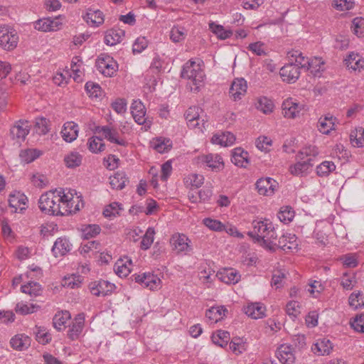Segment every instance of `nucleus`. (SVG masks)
<instances>
[{
    "instance_id": "43",
    "label": "nucleus",
    "mask_w": 364,
    "mask_h": 364,
    "mask_svg": "<svg viewBox=\"0 0 364 364\" xmlns=\"http://www.w3.org/2000/svg\"><path fill=\"white\" fill-rule=\"evenodd\" d=\"M41 154V151L37 149H28L21 150L19 154L21 160L29 164L36 159Z\"/></svg>"
},
{
    "instance_id": "19",
    "label": "nucleus",
    "mask_w": 364,
    "mask_h": 364,
    "mask_svg": "<svg viewBox=\"0 0 364 364\" xmlns=\"http://www.w3.org/2000/svg\"><path fill=\"white\" fill-rule=\"evenodd\" d=\"M218 278L226 284H236L240 279V275L232 268H225L218 272Z\"/></svg>"
},
{
    "instance_id": "16",
    "label": "nucleus",
    "mask_w": 364,
    "mask_h": 364,
    "mask_svg": "<svg viewBox=\"0 0 364 364\" xmlns=\"http://www.w3.org/2000/svg\"><path fill=\"white\" fill-rule=\"evenodd\" d=\"M200 111L202 110L196 106L190 107L185 113V118L187 120L188 126L191 128L201 129L199 126L200 120Z\"/></svg>"
},
{
    "instance_id": "4",
    "label": "nucleus",
    "mask_w": 364,
    "mask_h": 364,
    "mask_svg": "<svg viewBox=\"0 0 364 364\" xmlns=\"http://www.w3.org/2000/svg\"><path fill=\"white\" fill-rule=\"evenodd\" d=\"M95 65L99 72L107 77H112L118 68V65L113 58L104 53L97 57Z\"/></svg>"
},
{
    "instance_id": "48",
    "label": "nucleus",
    "mask_w": 364,
    "mask_h": 364,
    "mask_svg": "<svg viewBox=\"0 0 364 364\" xmlns=\"http://www.w3.org/2000/svg\"><path fill=\"white\" fill-rule=\"evenodd\" d=\"M88 148L93 153L101 152L105 150V144L100 137L93 136L88 141Z\"/></svg>"
},
{
    "instance_id": "59",
    "label": "nucleus",
    "mask_w": 364,
    "mask_h": 364,
    "mask_svg": "<svg viewBox=\"0 0 364 364\" xmlns=\"http://www.w3.org/2000/svg\"><path fill=\"white\" fill-rule=\"evenodd\" d=\"M37 329L36 333L37 341L43 344L48 343L51 340V335L46 332L43 327H37Z\"/></svg>"
},
{
    "instance_id": "58",
    "label": "nucleus",
    "mask_w": 364,
    "mask_h": 364,
    "mask_svg": "<svg viewBox=\"0 0 364 364\" xmlns=\"http://www.w3.org/2000/svg\"><path fill=\"white\" fill-rule=\"evenodd\" d=\"M114 271L116 274L120 277H127L131 272L129 267L127 266V264L124 263L121 259L118 260L115 263Z\"/></svg>"
},
{
    "instance_id": "56",
    "label": "nucleus",
    "mask_w": 364,
    "mask_h": 364,
    "mask_svg": "<svg viewBox=\"0 0 364 364\" xmlns=\"http://www.w3.org/2000/svg\"><path fill=\"white\" fill-rule=\"evenodd\" d=\"M100 231L101 228L98 225H89L82 230L83 237L88 240L99 235Z\"/></svg>"
},
{
    "instance_id": "1",
    "label": "nucleus",
    "mask_w": 364,
    "mask_h": 364,
    "mask_svg": "<svg viewBox=\"0 0 364 364\" xmlns=\"http://www.w3.org/2000/svg\"><path fill=\"white\" fill-rule=\"evenodd\" d=\"M56 193L50 191L42 194L38 200V207L40 210L50 215H63L65 212L61 210V205H59V200L61 198L59 196H55Z\"/></svg>"
},
{
    "instance_id": "26",
    "label": "nucleus",
    "mask_w": 364,
    "mask_h": 364,
    "mask_svg": "<svg viewBox=\"0 0 364 364\" xmlns=\"http://www.w3.org/2000/svg\"><path fill=\"white\" fill-rule=\"evenodd\" d=\"M264 311L265 307L259 303H252L244 308L245 314L254 319L262 318Z\"/></svg>"
},
{
    "instance_id": "3",
    "label": "nucleus",
    "mask_w": 364,
    "mask_h": 364,
    "mask_svg": "<svg viewBox=\"0 0 364 364\" xmlns=\"http://www.w3.org/2000/svg\"><path fill=\"white\" fill-rule=\"evenodd\" d=\"M317 154L318 151L315 149L314 146L312 148H305L301 150L296 156L297 159L299 161L294 166H291L289 168L291 173L295 176L302 175L313 166L311 164L312 159L311 158H308L306 160H304L305 156L311 155L316 156Z\"/></svg>"
},
{
    "instance_id": "6",
    "label": "nucleus",
    "mask_w": 364,
    "mask_h": 364,
    "mask_svg": "<svg viewBox=\"0 0 364 364\" xmlns=\"http://www.w3.org/2000/svg\"><path fill=\"white\" fill-rule=\"evenodd\" d=\"M279 73L284 81L294 83L299 77L300 69L297 64L294 63L293 59H290V62L280 69Z\"/></svg>"
},
{
    "instance_id": "10",
    "label": "nucleus",
    "mask_w": 364,
    "mask_h": 364,
    "mask_svg": "<svg viewBox=\"0 0 364 364\" xmlns=\"http://www.w3.org/2000/svg\"><path fill=\"white\" fill-rule=\"evenodd\" d=\"M277 183L272 178H262L256 182V188L260 195L269 196L274 193Z\"/></svg>"
},
{
    "instance_id": "30",
    "label": "nucleus",
    "mask_w": 364,
    "mask_h": 364,
    "mask_svg": "<svg viewBox=\"0 0 364 364\" xmlns=\"http://www.w3.org/2000/svg\"><path fill=\"white\" fill-rule=\"evenodd\" d=\"M211 141L213 144H220L223 146H228L235 142V136L231 132H226L221 134H214Z\"/></svg>"
},
{
    "instance_id": "36",
    "label": "nucleus",
    "mask_w": 364,
    "mask_h": 364,
    "mask_svg": "<svg viewBox=\"0 0 364 364\" xmlns=\"http://www.w3.org/2000/svg\"><path fill=\"white\" fill-rule=\"evenodd\" d=\"M212 341L214 344L225 348L228 346L230 339V333L223 330H218L213 333L211 336Z\"/></svg>"
},
{
    "instance_id": "40",
    "label": "nucleus",
    "mask_w": 364,
    "mask_h": 364,
    "mask_svg": "<svg viewBox=\"0 0 364 364\" xmlns=\"http://www.w3.org/2000/svg\"><path fill=\"white\" fill-rule=\"evenodd\" d=\"M55 193H56L55 196H59L61 198V200H59V205L62 203L64 206L63 209L65 212H71V210H68V208L71 209L73 206V203H75L73 197L69 198V196L65 193V191L63 188H60L59 190L55 189Z\"/></svg>"
},
{
    "instance_id": "17",
    "label": "nucleus",
    "mask_w": 364,
    "mask_h": 364,
    "mask_svg": "<svg viewBox=\"0 0 364 364\" xmlns=\"http://www.w3.org/2000/svg\"><path fill=\"white\" fill-rule=\"evenodd\" d=\"M63 139L67 142H72L78 135V126L73 122H67L61 130Z\"/></svg>"
},
{
    "instance_id": "54",
    "label": "nucleus",
    "mask_w": 364,
    "mask_h": 364,
    "mask_svg": "<svg viewBox=\"0 0 364 364\" xmlns=\"http://www.w3.org/2000/svg\"><path fill=\"white\" fill-rule=\"evenodd\" d=\"M121 204L118 203H112L107 205L103 210V215L105 218H112L119 215V210H122Z\"/></svg>"
},
{
    "instance_id": "33",
    "label": "nucleus",
    "mask_w": 364,
    "mask_h": 364,
    "mask_svg": "<svg viewBox=\"0 0 364 364\" xmlns=\"http://www.w3.org/2000/svg\"><path fill=\"white\" fill-rule=\"evenodd\" d=\"M127 182L128 178L123 171H117L114 176L109 177V184L113 189L122 190Z\"/></svg>"
},
{
    "instance_id": "24",
    "label": "nucleus",
    "mask_w": 364,
    "mask_h": 364,
    "mask_svg": "<svg viewBox=\"0 0 364 364\" xmlns=\"http://www.w3.org/2000/svg\"><path fill=\"white\" fill-rule=\"evenodd\" d=\"M188 238L185 235H174L171 239V242L173 246L174 250L178 252H189L191 250L188 243Z\"/></svg>"
},
{
    "instance_id": "52",
    "label": "nucleus",
    "mask_w": 364,
    "mask_h": 364,
    "mask_svg": "<svg viewBox=\"0 0 364 364\" xmlns=\"http://www.w3.org/2000/svg\"><path fill=\"white\" fill-rule=\"evenodd\" d=\"M351 29L358 37L364 36V18H355L352 21Z\"/></svg>"
},
{
    "instance_id": "11",
    "label": "nucleus",
    "mask_w": 364,
    "mask_h": 364,
    "mask_svg": "<svg viewBox=\"0 0 364 364\" xmlns=\"http://www.w3.org/2000/svg\"><path fill=\"white\" fill-rule=\"evenodd\" d=\"M276 355L283 364H293L296 359L294 348L287 344L281 345L276 351Z\"/></svg>"
},
{
    "instance_id": "60",
    "label": "nucleus",
    "mask_w": 364,
    "mask_h": 364,
    "mask_svg": "<svg viewBox=\"0 0 364 364\" xmlns=\"http://www.w3.org/2000/svg\"><path fill=\"white\" fill-rule=\"evenodd\" d=\"M36 132L40 135L46 134L48 132L47 120L46 118H38L35 122Z\"/></svg>"
},
{
    "instance_id": "18",
    "label": "nucleus",
    "mask_w": 364,
    "mask_h": 364,
    "mask_svg": "<svg viewBox=\"0 0 364 364\" xmlns=\"http://www.w3.org/2000/svg\"><path fill=\"white\" fill-rule=\"evenodd\" d=\"M284 116L287 118L294 119L299 116L301 111V106L299 103L287 99L282 103Z\"/></svg>"
},
{
    "instance_id": "14",
    "label": "nucleus",
    "mask_w": 364,
    "mask_h": 364,
    "mask_svg": "<svg viewBox=\"0 0 364 364\" xmlns=\"http://www.w3.org/2000/svg\"><path fill=\"white\" fill-rule=\"evenodd\" d=\"M298 243L295 235L282 234L281 241L277 243V250L280 249L284 252H290L297 249Z\"/></svg>"
},
{
    "instance_id": "34",
    "label": "nucleus",
    "mask_w": 364,
    "mask_h": 364,
    "mask_svg": "<svg viewBox=\"0 0 364 364\" xmlns=\"http://www.w3.org/2000/svg\"><path fill=\"white\" fill-rule=\"evenodd\" d=\"M346 65L348 69L354 71L360 70L364 66V60L358 53H350L345 59Z\"/></svg>"
},
{
    "instance_id": "37",
    "label": "nucleus",
    "mask_w": 364,
    "mask_h": 364,
    "mask_svg": "<svg viewBox=\"0 0 364 364\" xmlns=\"http://www.w3.org/2000/svg\"><path fill=\"white\" fill-rule=\"evenodd\" d=\"M10 343L14 349L22 350L30 346V338L23 334L16 335L11 338Z\"/></svg>"
},
{
    "instance_id": "55",
    "label": "nucleus",
    "mask_w": 364,
    "mask_h": 364,
    "mask_svg": "<svg viewBox=\"0 0 364 364\" xmlns=\"http://www.w3.org/2000/svg\"><path fill=\"white\" fill-rule=\"evenodd\" d=\"M210 28L220 39H226L232 35V32L230 31H226L222 26L216 25L214 23H210Z\"/></svg>"
},
{
    "instance_id": "51",
    "label": "nucleus",
    "mask_w": 364,
    "mask_h": 364,
    "mask_svg": "<svg viewBox=\"0 0 364 364\" xmlns=\"http://www.w3.org/2000/svg\"><path fill=\"white\" fill-rule=\"evenodd\" d=\"M28 200L26 196L23 194H20V193H18L16 194H11L10 198L9 200V204L10 207L15 208V212L17 210V206H18L21 204L26 205V201Z\"/></svg>"
},
{
    "instance_id": "15",
    "label": "nucleus",
    "mask_w": 364,
    "mask_h": 364,
    "mask_svg": "<svg viewBox=\"0 0 364 364\" xmlns=\"http://www.w3.org/2000/svg\"><path fill=\"white\" fill-rule=\"evenodd\" d=\"M282 234L283 233L280 232H277L274 227L273 226V228L269 230V232L264 235V238L259 239L261 241L259 245L272 252H274L277 250V243H276V240H274Z\"/></svg>"
},
{
    "instance_id": "32",
    "label": "nucleus",
    "mask_w": 364,
    "mask_h": 364,
    "mask_svg": "<svg viewBox=\"0 0 364 364\" xmlns=\"http://www.w3.org/2000/svg\"><path fill=\"white\" fill-rule=\"evenodd\" d=\"M228 312L227 309L224 306H213L208 309L205 312V316L210 320L216 323L220 321L225 314Z\"/></svg>"
},
{
    "instance_id": "61",
    "label": "nucleus",
    "mask_w": 364,
    "mask_h": 364,
    "mask_svg": "<svg viewBox=\"0 0 364 364\" xmlns=\"http://www.w3.org/2000/svg\"><path fill=\"white\" fill-rule=\"evenodd\" d=\"M170 146L171 144L169 139L165 141L164 140H161V139H157L156 141L153 144L154 149L161 154L168 151L169 150Z\"/></svg>"
},
{
    "instance_id": "2",
    "label": "nucleus",
    "mask_w": 364,
    "mask_h": 364,
    "mask_svg": "<svg viewBox=\"0 0 364 364\" xmlns=\"http://www.w3.org/2000/svg\"><path fill=\"white\" fill-rule=\"evenodd\" d=\"M181 77L191 80L193 85L196 86L194 88L191 87V90L198 91L203 84L205 74L199 65H197L194 60H190L183 66Z\"/></svg>"
},
{
    "instance_id": "28",
    "label": "nucleus",
    "mask_w": 364,
    "mask_h": 364,
    "mask_svg": "<svg viewBox=\"0 0 364 364\" xmlns=\"http://www.w3.org/2000/svg\"><path fill=\"white\" fill-rule=\"evenodd\" d=\"M231 161L237 166L246 167L249 164L248 153L240 147L235 148L232 151Z\"/></svg>"
},
{
    "instance_id": "39",
    "label": "nucleus",
    "mask_w": 364,
    "mask_h": 364,
    "mask_svg": "<svg viewBox=\"0 0 364 364\" xmlns=\"http://www.w3.org/2000/svg\"><path fill=\"white\" fill-rule=\"evenodd\" d=\"M288 57L293 59L294 63L301 68H307L310 67L309 59L303 56L302 53L299 50H292L288 53Z\"/></svg>"
},
{
    "instance_id": "47",
    "label": "nucleus",
    "mask_w": 364,
    "mask_h": 364,
    "mask_svg": "<svg viewBox=\"0 0 364 364\" xmlns=\"http://www.w3.org/2000/svg\"><path fill=\"white\" fill-rule=\"evenodd\" d=\"M70 318L69 311H64L56 314L53 318V326L58 331L64 326L68 320Z\"/></svg>"
},
{
    "instance_id": "42",
    "label": "nucleus",
    "mask_w": 364,
    "mask_h": 364,
    "mask_svg": "<svg viewBox=\"0 0 364 364\" xmlns=\"http://www.w3.org/2000/svg\"><path fill=\"white\" fill-rule=\"evenodd\" d=\"M274 104L271 100L266 97L258 98L256 103V108L262 111L264 114H268L273 112Z\"/></svg>"
},
{
    "instance_id": "22",
    "label": "nucleus",
    "mask_w": 364,
    "mask_h": 364,
    "mask_svg": "<svg viewBox=\"0 0 364 364\" xmlns=\"http://www.w3.org/2000/svg\"><path fill=\"white\" fill-rule=\"evenodd\" d=\"M84 322V314L82 313L77 314L75 318V322L73 323L68 333V336L70 340L74 341L79 337V335L81 333L83 329Z\"/></svg>"
},
{
    "instance_id": "8",
    "label": "nucleus",
    "mask_w": 364,
    "mask_h": 364,
    "mask_svg": "<svg viewBox=\"0 0 364 364\" xmlns=\"http://www.w3.org/2000/svg\"><path fill=\"white\" fill-rule=\"evenodd\" d=\"M90 292L95 296H106L112 292L115 285L105 280H99L91 282L89 285Z\"/></svg>"
},
{
    "instance_id": "12",
    "label": "nucleus",
    "mask_w": 364,
    "mask_h": 364,
    "mask_svg": "<svg viewBox=\"0 0 364 364\" xmlns=\"http://www.w3.org/2000/svg\"><path fill=\"white\" fill-rule=\"evenodd\" d=\"M198 160L215 171H219L224 167L223 159L218 154L203 155L198 157Z\"/></svg>"
},
{
    "instance_id": "44",
    "label": "nucleus",
    "mask_w": 364,
    "mask_h": 364,
    "mask_svg": "<svg viewBox=\"0 0 364 364\" xmlns=\"http://www.w3.org/2000/svg\"><path fill=\"white\" fill-rule=\"evenodd\" d=\"M82 159L79 153L73 151L65 156L64 161L67 167L73 168L80 166Z\"/></svg>"
},
{
    "instance_id": "53",
    "label": "nucleus",
    "mask_w": 364,
    "mask_h": 364,
    "mask_svg": "<svg viewBox=\"0 0 364 364\" xmlns=\"http://www.w3.org/2000/svg\"><path fill=\"white\" fill-rule=\"evenodd\" d=\"M336 168L335 164L331 161H323L316 167V173L318 176L328 175Z\"/></svg>"
},
{
    "instance_id": "21",
    "label": "nucleus",
    "mask_w": 364,
    "mask_h": 364,
    "mask_svg": "<svg viewBox=\"0 0 364 364\" xmlns=\"http://www.w3.org/2000/svg\"><path fill=\"white\" fill-rule=\"evenodd\" d=\"M83 19L91 26L98 27L104 23L103 13L97 9H88L86 14L83 16Z\"/></svg>"
},
{
    "instance_id": "23",
    "label": "nucleus",
    "mask_w": 364,
    "mask_h": 364,
    "mask_svg": "<svg viewBox=\"0 0 364 364\" xmlns=\"http://www.w3.org/2000/svg\"><path fill=\"white\" fill-rule=\"evenodd\" d=\"M27 122L18 121L16 124L13 126L10 130V134L12 139H20L23 141L26 136L29 133L28 126L26 124Z\"/></svg>"
},
{
    "instance_id": "31",
    "label": "nucleus",
    "mask_w": 364,
    "mask_h": 364,
    "mask_svg": "<svg viewBox=\"0 0 364 364\" xmlns=\"http://www.w3.org/2000/svg\"><path fill=\"white\" fill-rule=\"evenodd\" d=\"M70 243L68 240L59 237L56 240L52 248V252L55 257L58 255L63 256L70 251Z\"/></svg>"
},
{
    "instance_id": "57",
    "label": "nucleus",
    "mask_w": 364,
    "mask_h": 364,
    "mask_svg": "<svg viewBox=\"0 0 364 364\" xmlns=\"http://www.w3.org/2000/svg\"><path fill=\"white\" fill-rule=\"evenodd\" d=\"M85 90L90 97L97 98L101 96V87L97 83L87 82L85 84Z\"/></svg>"
},
{
    "instance_id": "38",
    "label": "nucleus",
    "mask_w": 364,
    "mask_h": 364,
    "mask_svg": "<svg viewBox=\"0 0 364 364\" xmlns=\"http://www.w3.org/2000/svg\"><path fill=\"white\" fill-rule=\"evenodd\" d=\"M333 349V344L329 339L323 338L318 340L314 345L313 350L318 355H328Z\"/></svg>"
},
{
    "instance_id": "41",
    "label": "nucleus",
    "mask_w": 364,
    "mask_h": 364,
    "mask_svg": "<svg viewBox=\"0 0 364 364\" xmlns=\"http://www.w3.org/2000/svg\"><path fill=\"white\" fill-rule=\"evenodd\" d=\"M142 278L143 279L141 286L149 288L151 290L156 289L161 282L160 279L158 278L157 276L150 273H144Z\"/></svg>"
},
{
    "instance_id": "35",
    "label": "nucleus",
    "mask_w": 364,
    "mask_h": 364,
    "mask_svg": "<svg viewBox=\"0 0 364 364\" xmlns=\"http://www.w3.org/2000/svg\"><path fill=\"white\" fill-rule=\"evenodd\" d=\"M336 118L331 117H321L318 121V129L320 132L324 134H328L330 132L334 129Z\"/></svg>"
},
{
    "instance_id": "64",
    "label": "nucleus",
    "mask_w": 364,
    "mask_h": 364,
    "mask_svg": "<svg viewBox=\"0 0 364 364\" xmlns=\"http://www.w3.org/2000/svg\"><path fill=\"white\" fill-rule=\"evenodd\" d=\"M350 326L355 331L364 333V314L355 316Z\"/></svg>"
},
{
    "instance_id": "63",
    "label": "nucleus",
    "mask_w": 364,
    "mask_h": 364,
    "mask_svg": "<svg viewBox=\"0 0 364 364\" xmlns=\"http://www.w3.org/2000/svg\"><path fill=\"white\" fill-rule=\"evenodd\" d=\"M148 46V41L144 37L137 38L133 44L132 51L134 53H140Z\"/></svg>"
},
{
    "instance_id": "27",
    "label": "nucleus",
    "mask_w": 364,
    "mask_h": 364,
    "mask_svg": "<svg viewBox=\"0 0 364 364\" xmlns=\"http://www.w3.org/2000/svg\"><path fill=\"white\" fill-rule=\"evenodd\" d=\"M60 23L58 21L46 18L35 22V28L43 32L55 31Z\"/></svg>"
},
{
    "instance_id": "25",
    "label": "nucleus",
    "mask_w": 364,
    "mask_h": 364,
    "mask_svg": "<svg viewBox=\"0 0 364 364\" xmlns=\"http://www.w3.org/2000/svg\"><path fill=\"white\" fill-rule=\"evenodd\" d=\"M124 34V31L122 29L112 28L107 30L105 36V43L108 46H114L122 41Z\"/></svg>"
},
{
    "instance_id": "20",
    "label": "nucleus",
    "mask_w": 364,
    "mask_h": 364,
    "mask_svg": "<svg viewBox=\"0 0 364 364\" xmlns=\"http://www.w3.org/2000/svg\"><path fill=\"white\" fill-rule=\"evenodd\" d=\"M131 113L137 124H144L145 123L146 109L141 101L134 100L131 105Z\"/></svg>"
},
{
    "instance_id": "49",
    "label": "nucleus",
    "mask_w": 364,
    "mask_h": 364,
    "mask_svg": "<svg viewBox=\"0 0 364 364\" xmlns=\"http://www.w3.org/2000/svg\"><path fill=\"white\" fill-rule=\"evenodd\" d=\"M155 235V230L153 228H149L140 243L141 249L144 250H148L154 242V236Z\"/></svg>"
},
{
    "instance_id": "29",
    "label": "nucleus",
    "mask_w": 364,
    "mask_h": 364,
    "mask_svg": "<svg viewBox=\"0 0 364 364\" xmlns=\"http://www.w3.org/2000/svg\"><path fill=\"white\" fill-rule=\"evenodd\" d=\"M212 195V191L208 188H205L201 190H193L189 193L188 197L193 203L205 202L208 200Z\"/></svg>"
},
{
    "instance_id": "46",
    "label": "nucleus",
    "mask_w": 364,
    "mask_h": 364,
    "mask_svg": "<svg viewBox=\"0 0 364 364\" xmlns=\"http://www.w3.org/2000/svg\"><path fill=\"white\" fill-rule=\"evenodd\" d=\"M186 31L184 27L173 26L170 32V38L174 43H178L185 39Z\"/></svg>"
},
{
    "instance_id": "13",
    "label": "nucleus",
    "mask_w": 364,
    "mask_h": 364,
    "mask_svg": "<svg viewBox=\"0 0 364 364\" xmlns=\"http://www.w3.org/2000/svg\"><path fill=\"white\" fill-rule=\"evenodd\" d=\"M247 82L244 78H237L231 84L230 95L235 101L240 100L247 92Z\"/></svg>"
},
{
    "instance_id": "5",
    "label": "nucleus",
    "mask_w": 364,
    "mask_h": 364,
    "mask_svg": "<svg viewBox=\"0 0 364 364\" xmlns=\"http://www.w3.org/2000/svg\"><path fill=\"white\" fill-rule=\"evenodd\" d=\"M253 230L247 232V235L253 239L255 243L260 244V238H264V235L269 230L273 228V224L267 219L264 220H254L252 222Z\"/></svg>"
},
{
    "instance_id": "50",
    "label": "nucleus",
    "mask_w": 364,
    "mask_h": 364,
    "mask_svg": "<svg viewBox=\"0 0 364 364\" xmlns=\"http://www.w3.org/2000/svg\"><path fill=\"white\" fill-rule=\"evenodd\" d=\"M294 217V211L289 206H285L281 208L278 213V218L281 222L288 223L292 220Z\"/></svg>"
},
{
    "instance_id": "62",
    "label": "nucleus",
    "mask_w": 364,
    "mask_h": 364,
    "mask_svg": "<svg viewBox=\"0 0 364 364\" xmlns=\"http://www.w3.org/2000/svg\"><path fill=\"white\" fill-rule=\"evenodd\" d=\"M203 224L209 229L215 231H221L224 228L223 224L220 221L209 218L203 220Z\"/></svg>"
},
{
    "instance_id": "45",
    "label": "nucleus",
    "mask_w": 364,
    "mask_h": 364,
    "mask_svg": "<svg viewBox=\"0 0 364 364\" xmlns=\"http://www.w3.org/2000/svg\"><path fill=\"white\" fill-rule=\"evenodd\" d=\"M21 289L23 293L28 294L31 296H37L41 294L42 291L41 285L33 282L22 285Z\"/></svg>"
},
{
    "instance_id": "9",
    "label": "nucleus",
    "mask_w": 364,
    "mask_h": 364,
    "mask_svg": "<svg viewBox=\"0 0 364 364\" xmlns=\"http://www.w3.org/2000/svg\"><path fill=\"white\" fill-rule=\"evenodd\" d=\"M96 131L98 133L102 132L104 137L112 143H115L123 146L127 144V142L124 139L119 138V132L115 128H111L108 126L97 127Z\"/></svg>"
},
{
    "instance_id": "7",
    "label": "nucleus",
    "mask_w": 364,
    "mask_h": 364,
    "mask_svg": "<svg viewBox=\"0 0 364 364\" xmlns=\"http://www.w3.org/2000/svg\"><path fill=\"white\" fill-rule=\"evenodd\" d=\"M18 39L16 33L9 31L7 28H0V46L4 50H11L15 48Z\"/></svg>"
}]
</instances>
